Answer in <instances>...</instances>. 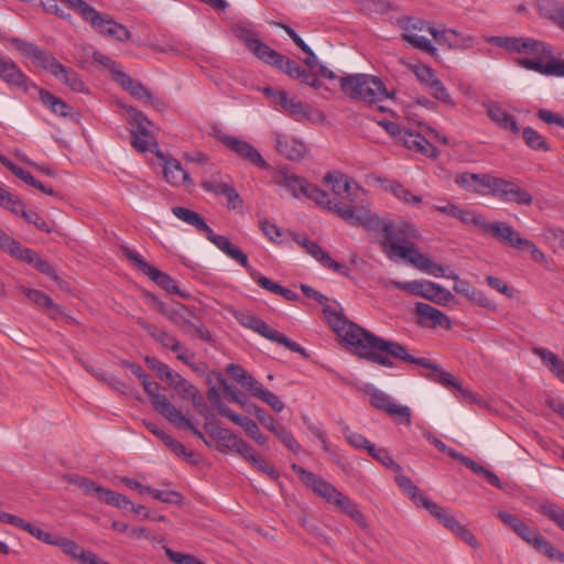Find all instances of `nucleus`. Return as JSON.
<instances>
[{"mask_svg":"<svg viewBox=\"0 0 564 564\" xmlns=\"http://www.w3.org/2000/svg\"><path fill=\"white\" fill-rule=\"evenodd\" d=\"M329 212L335 213L339 218L354 227H364L369 231H381L384 239L380 246L386 256L397 261L405 260L413 267L424 268L429 263L413 243L421 238L419 229L409 221H387L365 205L351 206L336 200L329 206Z\"/></svg>","mask_w":564,"mask_h":564,"instance_id":"1","label":"nucleus"},{"mask_svg":"<svg viewBox=\"0 0 564 564\" xmlns=\"http://www.w3.org/2000/svg\"><path fill=\"white\" fill-rule=\"evenodd\" d=\"M351 344L356 346V350L360 354V358L380 365L382 367L392 368L394 364L391 359L404 361L412 365L421 366L429 369L426 378L442 384L445 388L453 387L460 392L464 398L470 399L473 402L479 403V399L471 391L465 389L455 377L443 370L427 358H416L412 356L406 346L377 336L369 330L356 328L355 334L350 336Z\"/></svg>","mask_w":564,"mask_h":564,"instance_id":"2","label":"nucleus"},{"mask_svg":"<svg viewBox=\"0 0 564 564\" xmlns=\"http://www.w3.org/2000/svg\"><path fill=\"white\" fill-rule=\"evenodd\" d=\"M338 80L340 90L351 100L373 105L393 97V93L388 91L383 82L373 75H346Z\"/></svg>","mask_w":564,"mask_h":564,"instance_id":"3","label":"nucleus"},{"mask_svg":"<svg viewBox=\"0 0 564 564\" xmlns=\"http://www.w3.org/2000/svg\"><path fill=\"white\" fill-rule=\"evenodd\" d=\"M301 291L303 294L315 300L318 304L323 305V314L332 329L343 339L347 349L360 358V354L356 350V346L351 344L350 335L355 334L356 328L367 330L358 324L348 321L345 315L337 312L330 305H328V297L317 290L313 289L307 284H301Z\"/></svg>","mask_w":564,"mask_h":564,"instance_id":"4","label":"nucleus"},{"mask_svg":"<svg viewBox=\"0 0 564 564\" xmlns=\"http://www.w3.org/2000/svg\"><path fill=\"white\" fill-rule=\"evenodd\" d=\"M66 1L67 6L73 9L85 22L89 23L90 26L99 34L120 42L129 41L131 39V33L124 25L117 23L110 17H104L85 0Z\"/></svg>","mask_w":564,"mask_h":564,"instance_id":"5","label":"nucleus"},{"mask_svg":"<svg viewBox=\"0 0 564 564\" xmlns=\"http://www.w3.org/2000/svg\"><path fill=\"white\" fill-rule=\"evenodd\" d=\"M497 518L538 552L547 556L550 560L564 562V553L557 551L543 535L535 532L517 514L507 511H498Z\"/></svg>","mask_w":564,"mask_h":564,"instance_id":"6","label":"nucleus"},{"mask_svg":"<svg viewBox=\"0 0 564 564\" xmlns=\"http://www.w3.org/2000/svg\"><path fill=\"white\" fill-rule=\"evenodd\" d=\"M424 258L427 260V264L424 268L414 267L415 269L425 272L430 275H433L435 278H446L454 280V291L469 301L476 303L480 307L484 308H491L494 307V304L491 300L480 290L476 289L471 283H469L466 280H462L456 272L448 270L447 267H444L442 264H437L433 262L427 256L424 254Z\"/></svg>","mask_w":564,"mask_h":564,"instance_id":"7","label":"nucleus"},{"mask_svg":"<svg viewBox=\"0 0 564 564\" xmlns=\"http://www.w3.org/2000/svg\"><path fill=\"white\" fill-rule=\"evenodd\" d=\"M378 124L382 127L397 143L404 145L408 150L427 158H437L438 150L421 131L388 120H380Z\"/></svg>","mask_w":564,"mask_h":564,"instance_id":"8","label":"nucleus"},{"mask_svg":"<svg viewBox=\"0 0 564 564\" xmlns=\"http://www.w3.org/2000/svg\"><path fill=\"white\" fill-rule=\"evenodd\" d=\"M486 42L508 52L535 56L534 58L552 59L554 57L549 44L533 37L494 35L486 37Z\"/></svg>","mask_w":564,"mask_h":564,"instance_id":"9","label":"nucleus"},{"mask_svg":"<svg viewBox=\"0 0 564 564\" xmlns=\"http://www.w3.org/2000/svg\"><path fill=\"white\" fill-rule=\"evenodd\" d=\"M291 467L306 487L311 488L316 495L325 499L328 503L334 505L337 509L347 500V496L340 492L330 482L318 478L314 473L297 464H292Z\"/></svg>","mask_w":564,"mask_h":564,"instance_id":"10","label":"nucleus"},{"mask_svg":"<svg viewBox=\"0 0 564 564\" xmlns=\"http://www.w3.org/2000/svg\"><path fill=\"white\" fill-rule=\"evenodd\" d=\"M390 285L410 294L427 299L436 304H445L453 297L448 290L431 281H390Z\"/></svg>","mask_w":564,"mask_h":564,"instance_id":"11","label":"nucleus"},{"mask_svg":"<svg viewBox=\"0 0 564 564\" xmlns=\"http://www.w3.org/2000/svg\"><path fill=\"white\" fill-rule=\"evenodd\" d=\"M488 193L505 203L529 206L533 202L531 194L517 183L495 176H491Z\"/></svg>","mask_w":564,"mask_h":564,"instance_id":"12","label":"nucleus"},{"mask_svg":"<svg viewBox=\"0 0 564 564\" xmlns=\"http://www.w3.org/2000/svg\"><path fill=\"white\" fill-rule=\"evenodd\" d=\"M127 112L131 118V145L139 153H145L150 150V145L152 142L156 144L154 138L150 131L152 127V122L148 119V117L137 110L133 107H128Z\"/></svg>","mask_w":564,"mask_h":564,"instance_id":"13","label":"nucleus"},{"mask_svg":"<svg viewBox=\"0 0 564 564\" xmlns=\"http://www.w3.org/2000/svg\"><path fill=\"white\" fill-rule=\"evenodd\" d=\"M11 43L22 55L32 59L34 65L45 69L52 75L56 74L57 68L62 64L51 52L43 50L25 40L14 37L11 40Z\"/></svg>","mask_w":564,"mask_h":564,"instance_id":"14","label":"nucleus"},{"mask_svg":"<svg viewBox=\"0 0 564 564\" xmlns=\"http://www.w3.org/2000/svg\"><path fill=\"white\" fill-rule=\"evenodd\" d=\"M216 138L219 142H221L225 147L235 152L241 159L248 161L259 169H269L267 161L251 143L221 131L216 133Z\"/></svg>","mask_w":564,"mask_h":564,"instance_id":"15","label":"nucleus"},{"mask_svg":"<svg viewBox=\"0 0 564 564\" xmlns=\"http://www.w3.org/2000/svg\"><path fill=\"white\" fill-rule=\"evenodd\" d=\"M293 240L305 249V251L318 261L324 268L333 270L341 275L348 274V269L341 263L335 261L327 251H325L318 243L310 240L304 235L294 234Z\"/></svg>","mask_w":564,"mask_h":564,"instance_id":"16","label":"nucleus"},{"mask_svg":"<svg viewBox=\"0 0 564 564\" xmlns=\"http://www.w3.org/2000/svg\"><path fill=\"white\" fill-rule=\"evenodd\" d=\"M498 241L518 250L529 251L532 260L535 262L542 263L546 261L545 253L540 248H538L533 241L523 238L520 232L517 231L508 223Z\"/></svg>","mask_w":564,"mask_h":564,"instance_id":"17","label":"nucleus"},{"mask_svg":"<svg viewBox=\"0 0 564 564\" xmlns=\"http://www.w3.org/2000/svg\"><path fill=\"white\" fill-rule=\"evenodd\" d=\"M465 225H473L481 232L492 236L495 239L499 240L507 223L505 221H495L490 223L481 215L475 214L473 212L460 209L457 218Z\"/></svg>","mask_w":564,"mask_h":564,"instance_id":"18","label":"nucleus"},{"mask_svg":"<svg viewBox=\"0 0 564 564\" xmlns=\"http://www.w3.org/2000/svg\"><path fill=\"white\" fill-rule=\"evenodd\" d=\"M323 182L332 186L335 195L343 196L351 202L356 192L361 191V187L355 181L339 172H328L325 174Z\"/></svg>","mask_w":564,"mask_h":564,"instance_id":"19","label":"nucleus"},{"mask_svg":"<svg viewBox=\"0 0 564 564\" xmlns=\"http://www.w3.org/2000/svg\"><path fill=\"white\" fill-rule=\"evenodd\" d=\"M415 313L417 314L420 321L419 323L421 325L436 328V327H443L445 329L452 328V321L451 318L437 310L436 307L426 304V303H416L415 305Z\"/></svg>","mask_w":564,"mask_h":564,"instance_id":"20","label":"nucleus"},{"mask_svg":"<svg viewBox=\"0 0 564 564\" xmlns=\"http://www.w3.org/2000/svg\"><path fill=\"white\" fill-rule=\"evenodd\" d=\"M276 151L289 160L297 161L304 158L306 153L305 144L290 135L278 132L272 134Z\"/></svg>","mask_w":564,"mask_h":564,"instance_id":"21","label":"nucleus"},{"mask_svg":"<svg viewBox=\"0 0 564 564\" xmlns=\"http://www.w3.org/2000/svg\"><path fill=\"white\" fill-rule=\"evenodd\" d=\"M273 182L283 187L292 197L300 198L303 196L308 181L286 169H280L274 173Z\"/></svg>","mask_w":564,"mask_h":564,"instance_id":"22","label":"nucleus"},{"mask_svg":"<svg viewBox=\"0 0 564 564\" xmlns=\"http://www.w3.org/2000/svg\"><path fill=\"white\" fill-rule=\"evenodd\" d=\"M143 389L148 397L150 398L152 406L166 420H169L177 410L166 398V395L160 393L161 386L155 382L151 381L150 378H148L143 383Z\"/></svg>","mask_w":564,"mask_h":564,"instance_id":"23","label":"nucleus"},{"mask_svg":"<svg viewBox=\"0 0 564 564\" xmlns=\"http://www.w3.org/2000/svg\"><path fill=\"white\" fill-rule=\"evenodd\" d=\"M0 78L8 85L28 90L30 79L21 68L9 57L0 53Z\"/></svg>","mask_w":564,"mask_h":564,"instance_id":"24","label":"nucleus"},{"mask_svg":"<svg viewBox=\"0 0 564 564\" xmlns=\"http://www.w3.org/2000/svg\"><path fill=\"white\" fill-rule=\"evenodd\" d=\"M232 32L235 36L239 41H241L246 45V47L260 61H263V58L268 54V51L271 50L269 45H267L259 39L258 33H256L251 29H248L243 25H236L232 29Z\"/></svg>","mask_w":564,"mask_h":564,"instance_id":"25","label":"nucleus"},{"mask_svg":"<svg viewBox=\"0 0 564 564\" xmlns=\"http://www.w3.org/2000/svg\"><path fill=\"white\" fill-rule=\"evenodd\" d=\"M518 64L529 70H534L545 76H564V59L550 61L549 63L543 62L542 58H520Z\"/></svg>","mask_w":564,"mask_h":564,"instance_id":"26","label":"nucleus"},{"mask_svg":"<svg viewBox=\"0 0 564 564\" xmlns=\"http://www.w3.org/2000/svg\"><path fill=\"white\" fill-rule=\"evenodd\" d=\"M202 187L215 195H224L227 198L229 209H237L242 205V199L231 182H218L216 180L205 181Z\"/></svg>","mask_w":564,"mask_h":564,"instance_id":"27","label":"nucleus"},{"mask_svg":"<svg viewBox=\"0 0 564 564\" xmlns=\"http://www.w3.org/2000/svg\"><path fill=\"white\" fill-rule=\"evenodd\" d=\"M489 119L501 129L510 130L514 134L520 133L519 126L512 115L506 111L498 102L489 101L484 104Z\"/></svg>","mask_w":564,"mask_h":564,"instance_id":"28","label":"nucleus"},{"mask_svg":"<svg viewBox=\"0 0 564 564\" xmlns=\"http://www.w3.org/2000/svg\"><path fill=\"white\" fill-rule=\"evenodd\" d=\"M206 238L214 243L227 257L235 260L247 269L249 264L248 256L242 252L238 247L229 241V239L221 235H216L213 230L212 234H206Z\"/></svg>","mask_w":564,"mask_h":564,"instance_id":"29","label":"nucleus"},{"mask_svg":"<svg viewBox=\"0 0 564 564\" xmlns=\"http://www.w3.org/2000/svg\"><path fill=\"white\" fill-rule=\"evenodd\" d=\"M162 158L164 159L163 175L167 183L173 186L193 185L189 174L183 169L178 160L165 156Z\"/></svg>","mask_w":564,"mask_h":564,"instance_id":"30","label":"nucleus"},{"mask_svg":"<svg viewBox=\"0 0 564 564\" xmlns=\"http://www.w3.org/2000/svg\"><path fill=\"white\" fill-rule=\"evenodd\" d=\"M491 175L476 173H460L456 175L455 182L462 188L477 194H486L489 189Z\"/></svg>","mask_w":564,"mask_h":564,"instance_id":"31","label":"nucleus"},{"mask_svg":"<svg viewBox=\"0 0 564 564\" xmlns=\"http://www.w3.org/2000/svg\"><path fill=\"white\" fill-rule=\"evenodd\" d=\"M262 62L282 70L293 79L299 76V70L301 68V65L297 62L286 57L273 48L268 51V54Z\"/></svg>","mask_w":564,"mask_h":564,"instance_id":"32","label":"nucleus"},{"mask_svg":"<svg viewBox=\"0 0 564 564\" xmlns=\"http://www.w3.org/2000/svg\"><path fill=\"white\" fill-rule=\"evenodd\" d=\"M234 316L241 326L252 329L267 339H269V336H271L273 332V328L263 319L251 313L237 311L234 313Z\"/></svg>","mask_w":564,"mask_h":564,"instance_id":"33","label":"nucleus"},{"mask_svg":"<svg viewBox=\"0 0 564 564\" xmlns=\"http://www.w3.org/2000/svg\"><path fill=\"white\" fill-rule=\"evenodd\" d=\"M197 319L196 314L184 305H177L171 310L170 321L186 335L189 334Z\"/></svg>","mask_w":564,"mask_h":564,"instance_id":"34","label":"nucleus"},{"mask_svg":"<svg viewBox=\"0 0 564 564\" xmlns=\"http://www.w3.org/2000/svg\"><path fill=\"white\" fill-rule=\"evenodd\" d=\"M115 79L129 91L134 98L152 102V94L141 83L135 82L132 77L123 72H116Z\"/></svg>","mask_w":564,"mask_h":564,"instance_id":"35","label":"nucleus"},{"mask_svg":"<svg viewBox=\"0 0 564 564\" xmlns=\"http://www.w3.org/2000/svg\"><path fill=\"white\" fill-rule=\"evenodd\" d=\"M276 101L296 120L308 117V107L295 97H290L289 94L283 90L278 91Z\"/></svg>","mask_w":564,"mask_h":564,"instance_id":"36","label":"nucleus"},{"mask_svg":"<svg viewBox=\"0 0 564 564\" xmlns=\"http://www.w3.org/2000/svg\"><path fill=\"white\" fill-rule=\"evenodd\" d=\"M172 213L176 218L195 227L199 232L212 234V228L198 213L180 206L173 207Z\"/></svg>","mask_w":564,"mask_h":564,"instance_id":"37","label":"nucleus"},{"mask_svg":"<svg viewBox=\"0 0 564 564\" xmlns=\"http://www.w3.org/2000/svg\"><path fill=\"white\" fill-rule=\"evenodd\" d=\"M395 482L399 488L414 502L416 507L422 508L429 498L413 484V481L405 475L397 473Z\"/></svg>","mask_w":564,"mask_h":564,"instance_id":"38","label":"nucleus"},{"mask_svg":"<svg viewBox=\"0 0 564 564\" xmlns=\"http://www.w3.org/2000/svg\"><path fill=\"white\" fill-rule=\"evenodd\" d=\"M232 423L239 425L243 429L246 434L252 438L256 443L259 445H267L268 444V437L261 433L258 424L251 420L248 416H241L237 413H235L230 419Z\"/></svg>","mask_w":564,"mask_h":564,"instance_id":"39","label":"nucleus"},{"mask_svg":"<svg viewBox=\"0 0 564 564\" xmlns=\"http://www.w3.org/2000/svg\"><path fill=\"white\" fill-rule=\"evenodd\" d=\"M422 508L426 509L432 517L452 532H454L459 524L456 518L449 513L447 509L441 507L434 501H431L430 499L425 501V505Z\"/></svg>","mask_w":564,"mask_h":564,"instance_id":"40","label":"nucleus"},{"mask_svg":"<svg viewBox=\"0 0 564 564\" xmlns=\"http://www.w3.org/2000/svg\"><path fill=\"white\" fill-rule=\"evenodd\" d=\"M19 260L32 264L39 272L45 274L54 281L58 280V275L54 267L51 265L46 260L42 259L34 250L26 248Z\"/></svg>","mask_w":564,"mask_h":564,"instance_id":"41","label":"nucleus"},{"mask_svg":"<svg viewBox=\"0 0 564 564\" xmlns=\"http://www.w3.org/2000/svg\"><path fill=\"white\" fill-rule=\"evenodd\" d=\"M40 100L56 116L72 117V107L50 91L40 89Z\"/></svg>","mask_w":564,"mask_h":564,"instance_id":"42","label":"nucleus"},{"mask_svg":"<svg viewBox=\"0 0 564 564\" xmlns=\"http://www.w3.org/2000/svg\"><path fill=\"white\" fill-rule=\"evenodd\" d=\"M145 275L166 292L186 297V295L177 286L175 280L155 267L152 265Z\"/></svg>","mask_w":564,"mask_h":564,"instance_id":"43","label":"nucleus"},{"mask_svg":"<svg viewBox=\"0 0 564 564\" xmlns=\"http://www.w3.org/2000/svg\"><path fill=\"white\" fill-rule=\"evenodd\" d=\"M53 76L63 82L73 91L83 93L86 89L85 83L82 80L80 76L73 68L63 64L59 65L56 74Z\"/></svg>","mask_w":564,"mask_h":564,"instance_id":"44","label":"nucleus"},{"mask_svg":"<svg viewBox=\"0 0 564 564\" xmlns=\"http://www.w3.org/2000/svg\"><path fill=\"white\" fill-rule=\"evenodd\" d=\"M23 294L36 304L39 307H42L52 314H56L61 312V307L53 302V300L46 295L44 292L34 289H22Z\"/></svg>","mask_w":564,"mask_h":564,"instance_id":"45","label":"nucleus"},{"mask_svg":"<svg viewBox=\"0 0 564 564\" xmlns=\"http://www.w3.org/2000/svg\"><path fill=\"white\" fill-rule=\"evenodd\" d=\"M250 394L268 405L275 412H281L284 409V403L269 389L264 388L258 382L254 388L250 391Z\"/></svg>","mask_w":564,"mask_h":564,"instance_id":"46","label":"nucleus"},{"mask_svg":"<svg viewBox=\"0 0 564 564\" xmlns=\"http://www.w3.org/2000/svg\"><path fill=\"white\" fill-rule=\"evenodd\" d=\"M540 10L544 18L564 31V6L547 0L540 6Z\"/></svg>","mask_w":564,"mask_h":564,"instance_id":"47","label":"nucleus"},{"mask_svg":"<svg viewBox=\"0 0 564 564\" xmlns=\"http://www.w3.org/2000/svg\"><path fill=\"white\" fill-rule=\"evenodd\" d=\"M53 545L61 547L65 554L78 560L80 564H85L86 555L91 553L84 551L75 541L62 536H56Z\"/></svg>","mask_w":564,"mask_h":564,"instance_id":"48","label":"nucleus"},{"mask_svg":"<svg viewBox=\"0 0 564 564\" xmlns=\"http://www.w3.org/2000/svg\"><path fill=\"white\" fill-rule=\"evenodd\" d=\"M209 434L217 443L230 451L235 449L238 441L240 440V437L232 431L220 426H214L210 429Z\"/></svg>","mask_w":564,"mask_h":564,"instance_id":"49","label":"nucleus"},{"mask_svg":"<svg viewBox=\"0 0 564 564\" xmlns=\"http://www.w3.org/2000/svg\"><path fill=\"white\" fill-rule=\"evenodd\" d=\"M522 137L525 144L534 151L549 152L551 150L545 138L531 127H527L522 130Z\"/></svg>","mask_w":564,"mask_h":564,"instance_id":"50","label":"nucleus"},{"mask_svg":"<svg viewBox=\"0 0 564 564\" xmlns=\"http://www.w3.org/2000/svg\"><path fill=\"white\" fill-rule=\"evenodd\" d=\"M19 522L13 523V527L20 528L32 536L36 538L41 542L53 545L55 543L56 535H53L48 532L43 531L41 528L25 521L24 519L18 517Z\"/></svg>","mask_w":564,"mask_h":564,"instance_id":"51","label":"nucleus"},{"mask_svg":"<svg viewBox=\"0 0 564 564\" xmlns=\"http://www.w3.org/2000/svg\"><path fill=\"white\" fill-rule=\"evenodd\" d=\"M226 371L230 375V377L234 380L239 382L242 387L247 388L249 390V392L259 382L249 372H247L241 366H239L237 364H229L226 368Z\"/></svg>","mask_w":564,"mask_h":564,"instance_id":"52","label":"nucleus"},{"mask_svg":"<svg viewBox=\"0 0 564 564\" xmlns=\"http://www.w3.org/2000/svg\"><path fill=\"white\" fill-rule=\"evenodd\" d=\"M303 196L313 200L319 207H323L327 210H329V206L336 202L330 200L328 194L325 191L310 182H307Z\"/></svg>","mask_w":564,"mask_h":564,"instance_id":"53","label":"nucleus"},{"mask_svg":"<svg viewBox=\"0 0 564 564\" xmlns=\"http://www.w3.org/2000/svg\"><path fill=\"white\" fill-rule=\"evenodd\" d=\"M401 36L404 42L431 56L437 54V48L425 36L409 33H403Z\"/></svg>","mask_w":564,"mask_h":564,"instance_id":"54","label":"nucleus"},{"mask_svg":"<svg viewBox=\"0 0 564 564\" xmlns=\"http://www.w3.org/2000/svg\"><path fill=\"white\" fill-rule=\"evenodd\" d=\"M341 432L349 445L356 449L369 453L370 447L375 445L362 434L352 432L348 425H343Z\"/></svg>","mask_w":564,"mask_h":564,"instance_id":"55","label":"nucleus"},{"mask_svg":"<svg viewBox=\"0 0 564 564\" xmlns=\"http://www.w3.org/2000/svg\"><path fill=\"white\" fill-rule=\"evenodd\" d=\"M427 32L433 36L437 44L455 48L458 44L454 41V35H458L455 29H437L435 26H427Z\"/></svg>","mask_w":564,"mask_h":564,"instance_id":"56","label":"nucleus"},{"mask_svg":"<svg viewBox=\"0 0 564 564\" xmlns=\"http://www.w3.org/2000/svg\"><path fill=\"white\" fill-rule=\"evenodd\" d=\"M183 399H188L194 406L198 408L203 403V398L198 394L197 388L185 378H182L174 388Z\"/></svg>","mask_w":564,"mask_h":564,"instance_id":"57","label":"nucleus"},{"mask_svg":"<svg viewBox=\"0 0 564 564\" xmlns=\"http://www.w3.org/2000/svg\"><path fill=\"white\" fill-rule=\"evenodd\" d=\"M373 459L379 462L384 467L395 471L401 473L402 467L399 463H397L390 453L386 448H377L375 445L370 447V452L368 453Z\"/></svg>","mask_w":564,"mask_h":564,"instance_id":"58","label":"nucleus"},{"mask_svg":"<svg viewBox=\"0 0 564 564\" xmlns=\"http://www.w3.org/2000/svg\"><path fill=\"white\" fill-rule=\"evenodd\" d=\"M0 206L10 210L14 215H20L22 218L28 212L25 205L15 195L10 194L6 189L0 195Z\"/></svg>","mask_w":564,"mask_h":564,"instance_id":"59","label":"nucleus"},{"mask_svg":"<svg viewBox=\"0 0 564 564\" xmlns=\"http://www.w3.org/2000/svg\"><path fill=\"white\" fill-rule=\"evenodd\" d=\"M387 188L395 198L405 204L419 205L422 203L421 196L412 194L410 189L398 182H391Z\"/></svg>","mask_w":564,"mask_h":564,"instance_id":"60","label":"nucleus"},{"mask_svg":"<svg viewBox=\"0 0 564 564\" xmlns=\"http://www.w3.org/2000/svg\"><path fill=\"white\" fill-rule=\"evenodd\" d=\"M99 495L100 496L98 500L104 501L107 505L119 509H126L129 505H131V501L127 496L107 489L105 487L99 490Z\"/></svg>","mask_w":564,"mask_h":564,"instance_id":"61","label":"nucleus"},{"mask_svg":"<svg viewBox=\"0 0 564 564\" xmlns=\"http://www.w3.org/2000/svg\"><path fill=\"white\" fill-rule=\"evenodd\" d=\"M0 249L12 257L20 259L26 247H23L18 240L10 237L0 228Z\"/></svg>","mask_w":564,"mask_h":564,"instance_id":"62","label":"nucleus"},{"mask_svg":"<svg viewBox=\"0 0 564 564\" xmlns=\"http://www.w3.org/2000/svg\"><path fill=\"white\" fill-rule=\"evenodd\" d=\"M272 433L284 444L290 451L293 453H300L302 449L299 442L295 440L294 435L290 430H288L282 424H278Z\"/></svg>","mask_w":564,"mask_h":564,"instance_id":"63","label":"nucleus"},{"mask_svg":"<svg viewBox=\"0 0 564 564\" xmlns=\"http://www.w3.org/2000/svg\"><path fill=\"white\" fill-rule=\"evenodd\" d=\"M207 399L210 402L212 406L218 411L219 414L227 417L228 420L235 414L232 410H230L220 398V392L216 387H209L207 390Z\"/></svg>","mask_w":564,"mask_h":564,"instance_id":"64","label":"nucleus"}]
</instances>
